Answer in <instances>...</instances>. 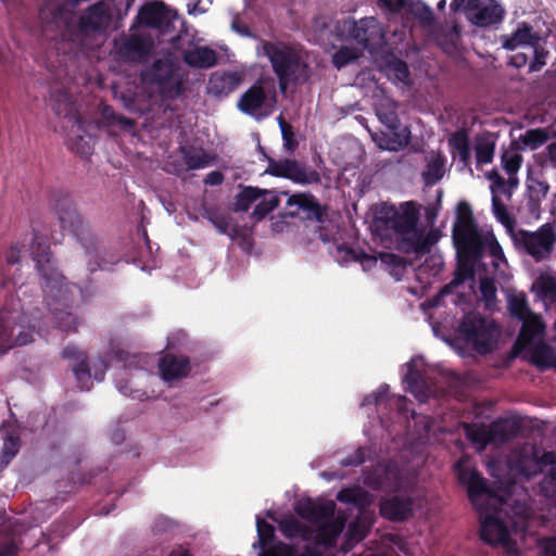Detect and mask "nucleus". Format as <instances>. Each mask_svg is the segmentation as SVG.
Listing matches in <instances>:
<instances>
[{"label": "nucleus", "mask_w": 556, "mask_h": 556, "mask_svg": "<svg viewBox=\"0 0 556 556\" xmlns=\"http://www.w3.org/2000/svg\"><path fill=\"white\" fill-rule=\"evenodd\" d=\"M30 256L42 279L47 306L51 313L52 321L65 332H75L80 319L73 314V299L81 289L75 283H68L66 278L54 266L52 253L47 239L34 232L31 235Z\"/></svg>", "instance_id": "f257e3e1"}, {"label": "nucleus", "mask_w": 556, "mask_h": 556, "mask_svg": "<svg viewBox=\"0 0 556 556\" xmlns=\"http://www.w3.org/2000/svg\"><path fill=\"white\" fill-rule=\"evenodd\" d=\"M420 218V205L414 201L400 204L382 203L376 211L375 225L379 229L391 230L396 236V245L401 252L426 254L437 242V238L426 235L418 227Z\"/></svg>", "instance_id": "f03ea898"}, {"label": "nucleus", "mask_w": 556, "mask_h": 556, "mask_svg": "<svg viewBox=\"0 0 556 556\" xmlns=\"http://www.w3.org/2000/svg\"><path fill=\"white\" fill-rule=\"evenodd\" d=\"M52 207L61 228L73 233L85 250L88 269L93 273L101 268L99 262V247L94 236L89 229L88 223L77 212L73 198L63 191L52 195Z\"/></svg>", "instance_id": "7ed1b4c3"}, {"label": "nucleus", "mask_w": 556, "mask_h": 556, "mask_svg": "<svg viewBox=\"0 0 556 556\" xmlns=\"http://www.w3.org/2000/svg\"><path fill=\"white\" fill-rule=\"evenodd\" d=\"M261 49L271 64L281 92H285L290 84L295 85L307 79L308 66L294 48L283 42L263 40Z\"/></svg>", "instance_id": "20e7f679"}, {"label": "nucleus", "mask_w": 556, "mask_h": 556, "mask_svg": "<svg viewBox=\"0 0 556 556\" xmlns=\"http://www.w3.org/2000/svg\"><path fill=\"white\" fill-rule=\"evenodd\" d=\"M456 333L457 338L477 354L486 355L496 348L501 327L492 318L478 312H469L460 319Z\"/></svg>", "instance_id": "39448f33"}, {"label": "nucleus", "mask_w": 556, "mask_h": 556, "mask_svg": "<svg viewBox=\"0 0 556 556\" xmlns=\"http://www.w3.org/2000/svg\"><path fill=\"white\" fill-rule=\"evenodd\" d=\"M286 536H299L309 542L305 546L309 556H321L324 552L337 548V541L343 533L346 523H278Z\"/></svg>", "instance_id": "423d86ee"}, {"label": "nucleus", "mask_w": 556, "mask_h": 556, "mask_svg": "<svg viewBox=\"0 0 556 556\" xmlns=\"http://www.w3.org/2000/svg\"><path fill=\"white\" fill-rule=\"evenodd\" d=\"M334 34L339 40L356 43L369 52L381 48L386 41L380 22L372 16L361 20L342 18L336 23Z\"/></svg>", "instance_id": "0eeeda50"}, {"label": "nucleus", "mask_w": 556, "mask_h": 556, "mask_svg": "<svg viewBox=\"0 0 556 556\" xmlns=\"http://www.w3.org/2000/svg\"><path fill=\"white\" fill-rule=\"evenodd\" d=\"M510 469L517 471L519 475L531 478L539 472H542L546 466H551L547 475L543 478L540 486L542 494L556 503V453L544 452L539 456L538 451L534 448L530 455L519 454L516 458L511 459Z\"/></svg>", "instance_id": "6e6552de"}, {"label": "nucleus", "mask_w": 556, "mask_h": 556, "mask_svg": "<svg viewBox=\"0 0 556 556\" xmlns=\"http://www.w3.org/2000/svg\"><path fill=\"white\" fill-rule=\"evenodd\" d=\"M260 150L268 163L265 170L266 174L275 177L287 178L300 185L320 182V175L316 169H307L305 165L301 164L296 160L283 159L277 161L265 154L262 147H260Z\"/></svg>", "instance_id": "1a4fd4ad"}, {"label": "nucleus", "mask_w": 556, "mask_h": 556, "mask_svg": "<svg viewBox=\"0 0 556 556\" xmlns=\"http://www.w3.org/2000/svg\"><path fill=\"white\" fill-rule=\"evenodd\" d=\"M293 509L303 521H349L344 516L336 518V502L324 496L300 497L294 502Z\"/></svg>", "instance_id": "9d476101"}, {"label": "nucleus", "mask_w": 556, "mask_h": 556, "mask_svg": "<svg viewBox=\"0 0 556 556\" xmlns=\"http://www.w3.org/2000/svg\"><path fill=\"white\" fill-rule=\"evenodd\" d=\"M519 236L527 253L536 262L549 257L556 244V232L549 223L543 224L536 231L520 230Z\"/></svg>", "instance_id": "9b49d317"}, {"label": "nucleus", "mask_w": 556, "mask_h": 556, "mask_svg": "<svg viewBox=\"0 0 556 556\" xmlns=\"http://www.w3.org/2000/svg\"><path fill=\"white\" fill-rule=\"evenodd\" d=\"M177 71V64L173 60L164 58L155 60L147 75L149 81L157 85L163 92L179 96L182 92V81L178 77Z\"/></svg>", "instance_id": "f8f14e48"}, {"label": "nucleus", "mask_w": 556, "mask_h": 556, "mask_svg": "<svg viewBox=\"0 0 556 556\" xmlns=\"http://www.w3.org/2000/svg\"><path fill=\"white\" fill-rule=\"evenodd\" d=\"M152 48V41L140 35L122 36L114 40L116 59L123 63H142L147 60Z\"/></svg>", "instance_id": "ddd939ff"}, {"label": "nucleus", "mask_w": 556, "mask_h": 556, "mask_svg": "<svg viewBox=\"0 0 556 556\" xmlns=\"http://www.w3.org/2000/svg\"><path fill=\"white\" fill-rule=\"evenodd\" d=\"M481 243V241L454 242L457 252L455 283L458 285L475 277V267L480 261Z\"/></svg>", "instance_id": "4468645a"}, {"label": "nucleus", "mask_w": 556, "mask_h": 556, "mask_svg": "<svg viewBox=\"0 0 556 556\" xmlns=\"http://www.w3.org/2000/svg\"><path fill=\"white\" fill-rule=\"evenodd\" d=\"M479 227L468 202L462 201L457 204L456 220L453 225V241H480Z\"/></svg>", "instance_id": "2eb2a0df"}, {"label": "nucleus", "mask_w": 556, "mask_h": 556, "mask_svg": "<svg viewBox=\"0 0 556 556\" xmlns=\"http://www.w3.org/2000/svg\"><path fill=\"white\" fill-rule=\"evenodd\" d=\"M455 468L457 470L458 482L466 488L468 497L473 505L491 494L486 479L476 469L465 468L460 463H457Z\"/></svg>", "instance_id": "dca6fc26"}, {"label": "nucleus", "mask_w": 556, "mask_h": 556, "mask_svg": "<svg viewBox=\"0 0 556 556\" xmlns=\"http://www.w3.org/2000/svg\"><path fill=\"white\" fill-rule=\"evenodd\" d=\"M136 20L138 24L155 29H162L172 23L170 10L160 1L148 2L143 4Z\"/></svg>", "instance_id": "f3484780"}, {"label": "nucleus", "mask_w": 556, "mask_h": 556, "mask_svg": "<svg viewBox=\"0 0 556 556\" xmlns=\"http://www.w3.org/2000/svg\"><path fill=\"white\" fill-rule=\"evenodd\" d=\"M111 21L108 5L100 1L91 4L80 15L78 27L84 34L98 33L105 29Z\"/></svg>", "instance_id": "a211bd4d"}, {"label": "nucleus", "mask_w": 556, "mask_h": 556, "mask_svg": "<svg viewBox=\"0 0 556 556\" xmlns=\"http://www.w3.org/2000/svg\"><path fill=\"white\" fill-rule=\"evenodd\" d=\"M506 11L497 0H481L468 21L478 27H491L503 22Z\"/></svg>", "instance_id": "6ab92c4d"}, {"label": "nucleus", "mask_w": 556, "mask_h": 556, "mask_svg": "<svg viewBox=\"0 0 556 556\" xmlns=\"http://www.w3.org/2000/svg\"><path fill=\"white\" fill-rule=\"evenodd\" d=\"M287 207L290 208L283 216L294 217L299 211L307 212L308 217H314L317 222L323 223L326 218L325 208L319 204L317 199L311 193H295L289 197Z\"/></svg>", "instance_id": "aec40b11"}, {"label": "nucleus", "mask_w": 556, "mask_h": 556, "mask_svg": "<svg viewBox=\"0 0 556 556\" xmlns=\"http://www.w3.org/2000/svg\"><path fill=\"white\" fill-rule=\"evenodd\" d=\"M242 81L243 75L239 72H214L211 74L207 81V92L216 98L227 97L233 92Z\"/></svg>", "instance_id": "412c9836"}, {"label": "nucleus", "mask_w": 556, "mask_h": 556, "mask_svg": "<svg viewBox=\"0 0 556 556\" xmlns=\"http://www.w3.org/2000/svg\"><path fill=\"white\" fill-rule=\"evenodd\" d=\"M61 355L65 359L75 362L73 372L80 390H90L91 368L88 365L86 353L75 345H67L62 350Z\"/></svg>", "instance_id": "4be33fe9"}, {"label": "nucleus", "mask_w": 556, "mask_h": 556, "mask_svg": "<svg viewBox=\"0 0 556 556\" xmlns=\"http://www.w3.org/2000/svg\"><path fill=\"white\" fill-rule=\"evenodd\" d=\"M508 523H480V539L491 545L503 546L507 552L516 551V542L510 538Z\"/></svg>", "instance_id": "5701e85b"}, {"label": "nucleus", "mask_w": 556, "mask_h": 556, "mask_svg": "<svg viewBox=\"0 0 556 556\" xmlns=\"http://www.w3.org/2000/svg\"><path fill=\"white\" fill-rule=\"evenodd\" d=\"M410 497L394 495L380 503V515L389 521H404L413 514Z\"/></svg>", "instance_id": "b1692460"}, {"label": "nucleus", "mask_w": 556, "mask_h": 556, "mask_svg": "<svg viewBox=\"0 0 556 556\" xmlns=\"http://www.w3.org/2000/svg\"><path fill=\"white\" fill-rule=\"evenodd\" d=\"M267 101V93L261 81L253 84L239 99L238 109L250 116H257Z\"/></svg>", "instance_id": "393cba45"}, {"label": "nucleus", "mask_w": 556, "mask_h": 556, "mask_svg": "<svg viewBox=\"0 0 556 556\" xmlns=\"http://www.w3.org/2000/svg\"><path fill=\"white\" fill-rule=\"evenodd\" d=\"M160 371L165 381L181 379L189 375L191 370L188 356H175L166 354L160 359Z\"/></svg>", "instance_id": "a878e982"}, {"label": "nucleus", "mask_w": 556, "mask_h": 556, "mask_svg": "<svg viewBox=\"0 0 556 556\" xmlns=\"http://www.w3.org/2000/svg\"><path fill=\"white\" fill-rule=\"evenodd\" d=\"M522 323L517 340L514 344V348L521 351L528 348L535 337H539L544 331V323L540 315L531 313L523 319H520Z\"/></svg>", "instance_id": "bb28decb"}, {"label": "nucleus", "mask_w": 556, "mask_h": 556, "mask_svg": "<svg viewBox=\"0 0 556 556\" xmlns=\"http://www.w3.org/2000/svg\"><path fill=\"white\" fill-rule=\"evenodd\" d=\"M336 500L343 504L353 505L359 510H365L372 503L371 494L359 485L341 489L337 493Z\"/></svg>", "instance_id": "cd10ccee"}, {"label": "nucleus", "mask_w": 556, "mask_h": 556, "mask_svg": "<svg viewBox=\"0 0 556 556\" xmlns=\"http://www.w3.org/2000/svg\"><path fill=\"white\" fill-rule=\"evenodd\" d=\"M539 37L533 34L532 26L527 23L518 25L517 29L508 36H503L502 46L506 50H515L519 46L530 45L535 46Z\"/></svg>", "instance_id": "c85d7f7f"}, {"label": "nucleus", "mask_w": 556, "mask_h": 556, "mask_svg": "<svg viewBox=\"0 0 556 556\" xmlns=\"http://www.w3.org/2000/svg\"><path fill=\"white\" fill-rule=\"evenodd\" d=\"M182 60L191 67L210 68L216 64L217 55L208 47H195L194 49L186 50Z\"/></svg>", "instance_id": "c756f323"}, {"label": "nucleus", "mask_w": 556, "mask_h": 556, "mask_svg": "<svg viewBox=\"0 0 556 556\" xmlns=\"http://www.w3.org/2000/svg\"><path fill=\"white\" fill-rule=\"evenodd\" d=\"M239 189L232 206V211L236 213L248 212L251 205L265 193V189L254 186L239 185Z\"/></svg>", "instance_id": "7c9ffc66"}, {"label": "nucleus", "mask_w": 556, "mask_h": 556, "mask_svg": "<svg viewBox=\"0 0 556 556\" xmlns=\"http://www.w3.org/2000/svg\"><path fill=\"white\" fill-rule=\"evenodd\" d=\"M372 523H349V529L343 535L338 552L342 555L348 554L357 543L364 540L370 531Z\"/></svg>", "instance_id": "2f4dec72"}, {"label": "nucleus", "mask_w": 556, "mask_h": 556, "mask_svg": "<svg viewBox=\"0 0 556 556\" xmlns=\"http://www.w3.org/2000/svg\"><path fill=\"white\" fill-rule=\"evenodd\" d=\"M337 257L339 261L348 263V262H358L362 267L367 270L377 264V258L372 255L365 253L364 251H357L353 248H349L344 244H338L336 247Z\"/></svg>", "instance_id": "473e14b6"}, {"label": "nucleus", "mask_w": 556, "mask_h": 556, "mask_svg": "<svg viewBox=\"0 0 556 556\" xmlns=\"http://www.w3.org/2000/svg\"><path fill=\"white\" fill-rule=\"evenodd\" d=\"M280 198L276 190L265 189V193L261 197V201L255 205L251 213L254 222L263 220L270 212L279 206Z\"/></svg>", "instance_id": "72a5a7b5"}, {"label": "nucleus", "mask_w": 556, "mask_h": 556, "mask_svg": "<svg viewBox=\"0 0 556 556\" xmlns=\"http://www.w3.org/2000/svg\"><path fill=\"white\" fill-rule=\"evenodd\" d=\"M409 13L425 29H432L435 25V15L432 9L420 0H412L408 5Z\"/></svg>", "instance_id": "f704fd0d"}, {"label": "nucleus", "mask_w": 556, "mask_h": 556, "mask_svg": "<svg viewBox=\"0 0 556 556\" xmlns=\"http://www.w3.org/2000/svg\"><path fill=\"white\" fill-rule=\"evenodd\" d=\"M205 216L220 233L230 237L237 233V227L232 224V217L229 214L210 207L205 210Z\"/></svg>", "instance_id": "c9c22d12"}, {"label": "nucleus", "mask_w": 556, "mask_h": 556, "mask_svg": "<svg viewBox=\"0 0 556 556\" xmlns=\"http://www.w3.org/2000/svg\"><path fill=\"white\" fill-rule=\"evenodd\" d=\"M390 134L386 135L384 142H380L379 146L390 151H399L405 148L410 140V130L408 127H401L395 129H389Z\"/></svg>", "instance_id": "e433bc0d"}, {"label": "nucleus", "mask_w": 556, "mask_h": 556, "mask_svg": "<svg viewBox=\"0 0 556 556\" xmlns=\"http://www.w3.org/2000/svg\"><path fill=\"white\" fill-rule=\"evenodd\" d=\"M52 110L58 116L66 117L73 112L74 101L68 90L55 89L51 92Z\"/></svg>", "instance_id": "4c0bfd02"}, {"label": "nucleus", "mask_w": 556, "mask_h": 556, "mask_svg": "<svg viewBox=\"0 0 556 556\" xmlns=\"http://www.w3.org/2000/svg\"><path fill=\"white\" fill-rule=\"evenodd\" d=\"M22 445L21 434L16 428H4L3 446L1 454L4 458L12 460L20 452Z\"/></svg>", "instance_id": "58836bf2"}, {"label": "nucleus", "mask_w": 556, "mask_h": 556, "mask_svg": "<svg viewBox=\"0 0 556 556\" xmlns=\"http://www.w3.org/2000/svg\"><path fill=\"white\" fill-rule=\"evenodd\" d=\"M448 144L457 152L460 161L464 163L470 159V143L468 131L465 128H460L453 132L448 138Z\"/></svg>", "instance_id": "ea45409f"}, {"label": "nucleus", "mask_w": 556, "mask_h": 556, "mask_svg": "<svg viewBox=\"0 0 556 556\" xmlns=\"http://www.w3.org/2000/svg\"><path fill=\"white\" fill-rule=\"evenodd\" d=\"M531 363L541 369L549 368L554 365V351L545 342H540L531 349Z\"/></svg>", "instance_id": "a19ab883"}, {"label": "nucleus", "mask_w": 556, "mask_h": 556, "mask_svg": "<svg viewBox=\"0 0 556 556\" xmlns=\"http://www.w3.org/2000/svg\"><path fill=\"white\" fill-rule=\"evenodd\" d=\"M33 334L30 332L20 331L14 339L12 332L9 333L7 328L0 327V354L5 353L14 345H26L33 342Z\"/></svg>", "instance_id": "79ce46f5"}, {"label": "nucleus", "mask_w": 556, "mask_h": 556, "mask_svg": "<svg viewBox=\"0 0 556 556\" xmlns=\"http://www.w3.org/2000/svg\"><path fill=\"white\" fill-rule=\"evenodd\" d=\"M507 308L510 316L518 320L533 313L525 293L510 294L507 299Z\"/></svg>", "instance_id": "37998d69"}, {"label": "nucleus", "mask_w": 556, "mask_h": 556, "mask_svg": "<svg viewBox=\"0 0 556 556\" xmlns=\"http://www.w3.org/2000/svg\"><path fill=\"white\" fill-rule=\"evenodd\" d=\"M407 371L404 376V382L407 383V390L410 393L421 392L426 387L422 372L417 368L415 361H410L406 364Z\"/></svg>", "instance_id": "c03bdc74"}, {"label": "nucleus", "mask_w": 556, "mask_h": 556, "mask_svg": "<svg viewBox=\"0 0 556 556\" xmlns=\"http://www.w3.org/2000/svg\"><path fill=\"white\" fill-rule=\"evenodd\" d=\"M444 175V160L438 155L433 157L422 172V179L426 186H433L442 179Z\"/></svg>", "instance_id": "a18cd8bd"}, {"label": "nucleus", "mask_w": 556, "mask_h": 556, "mask_svg": "<svg viewBox=\"0 0 556 556\" xmlns=\"http://www.w3.org/2000/svg\"><path fill=\"white\" fill-rule=\"evenodd\" d=\"M518 432V427L515 422L507 420H498L491 425L490 433L492 439H497L501 442H507L514 438Z\"/></svg>", "instance_id": "49530a36"}, {"label": "nucleus", "mask_w": 556, "mask_h": 556, "mask_svg": "<svg viewBox=\"0 0 556 556\" xmlns=\"http://www.w3.org/2000/svg\"><path fill=\"white\" fill-rule=\"evenodd\" d=\"M479 237L481 243V251H480V260L483 257L485 249L489 250V253L491 256H493L496 260H503L504 258V252L502 247L500 245L498 241L496 240L495 236L491 231H479Z\"/></svg>", "instance_id": "de8ad7c7"}, {"label": "nucleus", "mask_w": 556, "mask_h": 556, "mask_svg": "<svg viewBox=\"0 0 556 556\" xmlns=\"http://www.w3.org/2000/svg\"><path fill=\"white\" fill-rule=\"evenodd\" d=\"M184 159L189 169L204 168L210 164V156L202 149H184Z\"/></svg>", "instance_id": "09e8293b"}, {"label": "nucleus", "mask_w": 556, "mask_h": 556, "mask_svg": "<svg viewBox=\"0 0 556 556\" xmlns=\"http://www.w3.org/2000/svg\"><path fill=\"white\" fill-rule=\"evenodd\" d=\"M495 143L486 138H478L475 147L478 164H489L494 156Z\"/></svg>", "instance_id": "8fccbe9b"}, {"label": "nucleus", "mask_w": 556, "mask_h": 556, "mask_svg": "<svg viewBox=\"0 0 556 556\" xmlns=\"http://www.w3.org/2000/svg\"><path fill=\"white\" fill-rule=\"evenodd\" d=\"M361 53L352 47L343 46L332 55V64L338 70L346 66L351 62L357 60Z\"/></svg>", "instance_id": "3c124183"}, {"label": "nucleus", "mask_w": 556, "mask_h": 556, "mask_svg": "<svg viewBox=\"0 0 556 556\" xmlns=\"http://www.w3.org/2000/svg\"><path fill=\"white\" fill-rule=\"evenodd\" d=\"M281 135L283 139V147L288 152H294L298 148L299 142L295 139V135L290 124H288L282 116L278 117Z\"/></svg>", "instance_id": "603ef678"}, {"label": "nucleus", "mask_w": 556, "mask_h": 556, "mask_svg": "<svg viewBox=\"0 0 556 556\" xmlns=\"http://www.w3.org/2000/svg\"><path fill=\"white\" fill-rule=\"evenodd\" d=\"M466 435L473 443L485 444L492 440L490 430L484 426L466 425Z\"/></svg>", "instance_id": "864d4df0"}, {"label": "nucleus", "mask_w": 556, "mask_h": 556, "mask_svg": "<svg viewBox=\"0 0 556 556\" xmlns=\"http://www.w3.org/2000/svg\"><path fill=\"white\" fill-rule=\"evenodd\" d=\"M547 138V134L544 129L536 128L527 130L526 134L521 137V140L526 146L535 149L545 143Z\"/></svg>", "instance_id": "5fc2aeb1"}, {"label": "nucleus", "mask_w": 556, "mask_h": 556, "mask_svg": "<svg viewBox=\"0 0 556 556\" xmlns=\"http://www.w3.org/2000/svg\"><path fill=\"white\" fill-rule=\"evenodd\" d=\"M492 208H493V213L495 215V217L497 218V220L506 226V227H510L513 226L514 224V220L513 218L510 217L507 208H506V205L503 203V201L494 195L492 198Z\"/></svg>", "instance_id": "6e6d98bb"}, {"label": "nucleus", "mask_w": 556, "mask_h": 556, "mask_svg": "<svg viewBox=\"0 0 556 556\" xmlns=\"http://www.w3.org/2000/svg\"><path fill=\"white\" fill-rule=\"evenodd\" d=\"M539 292L543 298L556 301V280L551 276H542L536 281Z\"/></svg>", "instance_id": "4d7b16f0"}, {"label": "nucleus", "mask_w": 556, "mask_h": 556, "mask_svg": "<svg viewBox=\"0 0 556 556\" xmlns=\"http://www.w3.org/2000/svg\"><path fill=\"white\" fill-rule=\"evenodd\" d=\"M388 67L396 80L406 83L409 79L410 73L404 61L394 59L389 62Z\"/></svg>", "instance_id": "13d9d810"}, {"label": "nucleus", "mask_w": 556, "mask_h": 556, "mask_svg": "<svg viewBox=\"0 0 556 556\" xmlns=\"http://www.w3.org/2000/svg\"><path fill=\"white\" fill-rule=\"evenodd\" d=\"M481 0H452L451 10L454 13H463L468 20L475 12Z\"/></svg>", "instance_id": "bf43d9fd"}, {"label": "nucleus", "mask_w": 556, "mask_h": 556, "mask_svg": "<svg viewBox=\"0 0 556 556\" xmlns=\"http://www.w3.org/2000/svg\"><path fill=\"white\" fill-rule=\"evenodd\" d=\"M522 163V156L518 153H504L502 155V164L504 170L509 175L513 176L517 174Z\"/></svg>", "instance_id": "052dcab7"}, {"label": "nucleus", "mask_w": 556, "mask_h": 556, "mask_svg": "<svg viewBox=\"0 0 556 556\" xmlns=\"http://www.w3.org/2000/svg\"><path fill=\"white\" fill-rule=\"evenodd\" d=\"M366 447H358L352 454L340 460L341 466L351 467V466H361L366 460Z\"/></svg>", "instance_id": "680f3d73"}, {"label": "nucleus", "mask_w": 556, "mask_h": 556, "mask_svg": "<svg viewBox=\"0 0 556 556\" xmlns=\"http://www.w3.org/2000/svg\"><path fill=\"white\" fill-rule=\"evenodd\" d=\"M102 116L106 121H110L112 123L118 124V125L124 126V127H129V126H132V124H134L131 118L126 117L124 115L116 114L114 112V110L111 106H109V105L103 108Z\"/></svg>", "instance_id": "e2e57ef3"}, {"label": "nucleus", "mask_w": 556, "mask_h": 556, "mask_svg": "<svg viewBox=\"0 0 556 556\" xmlns=\"http://www.w3.org/2000/svg\"><path fill=\"white\" fill-rule=\"evenodd\" d=\"M479 289H480V292L485 301H491V300L495 299L496 287H495L493 279L488 278V277L482 278L480 280Z\"/></svg>", "instance_id": "0e129e2a"}, {"label": "nucleus", "mask_w": 556, "mask_h": 556, "mask_svg": "<svg viewBox=\"0 0 556 556\" xmlns=\"http://www.w3.org/2000/svg\"><path fill=\"white\" fill-rule=\"evenodd\" d=\"M378 117L380 122L388 127V129H395L399 128V126H401L400 118L396 112L393 110H389L386 112L380 111L378 113Z\"/></svg>", "instance_id": "69168bd1"}, {"label": "nucleus", "mask_w": 556, "mask_h": 556, "mask_svg": "<svg viewBox=\"0 0 556 556\" xmlns=\"http://www.w3.org/2000/svg\"><path fill=\"white\" fill-rule=\"evenodd\" d=\"M409 2V0H377V3L381 9H386L392 13H397L403 9L408 8Z\"/></svg>", "instance_id": "338daca9"}, {"label": "nucleus", "mask_w": 556, "mask_h": 556, "mask_svg": "<svg viewBox=\"0 0 556 556\" xmlns=\"http://www.w3.org/2000/svg\"><path fill=\"white\" fill-rule=\"evenodd\" d=\"M18 549V544L14 538L0 542V556H16Z\"/></svg>", "instance_id": "774afa93"}]
</instances>
